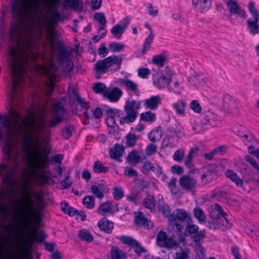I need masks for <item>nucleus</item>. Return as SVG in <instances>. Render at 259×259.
<instances>
[{"label": "nucleus", "instance_id": "nucleus-1", "mask_svg": "<svg viewBox=\"0 0 259 259\" xmlns=\"http://www.w3.org/2000/svg\"><path fill=\"white\" fill-rule=\"evenodd\" d=\"M31 0H11V13L16 21L11 23L9 29V40L13 41L16 38L19 24L25 22L26 18L32 14Z\"/></svg>", "mask_w": 259, "mask_h": 259}, {"label": "nucleus", "instance_id": "nucleus-2", "mask_svg": "<svg viewBox=\"0 0 259 259\" xmlns=\"http://www.w3.org/2000/svg\"><path fill=\"white\" fill-rule=\"evenodd\" d=\"M27 112L29 115L23 119L22 114L17 111H12V116L17 120H21V126L23 130L27 131L30 135L26 137L23 144L24 150L30 154L33 148V134L38 128L35 113L31 109H28Z\"/></svg>", "mask_w": 259, "mask_h": 259}, {"label": "nucleus", "instance_id": "nucleus-3", "mask_svg": "<svg viewBox=\"0 0 259 259\" xmlns=\"http://www.w3.org/2000/svg\"><path fill=\"white\" fill-rule=\"evenodd\" d=\"M8 193L4 189H0V213L3 218L7 217L10 212V208L9 205L6 204L2 199H6V194L8 196L9 200L12 204V212L15 217L20 218L21 215L26 211V208L24 206V199L20 198L16 200L14 203L11 201V198L8 196Z\"/></svg>", "mask_w": 259, "mask_h": 259}, {"label": "nucleus", "instance_id": "nucleus-4", "mask_svg": "<svg viewBox=\"0 0 259 259\" xmlns=\"http://www.w3.org/2000/svg\"><path fill=\"white\" fill-rule=\"evenodd\" d=\"M140 106L141 102L140 101L134 100L126 101L124 107L126 116L120 118V123L121 124H124L125 123L134 122L137 117L138 110L140 109Z\"/></svg>", "mask_w": 259, "mask_h": 259}, {"label": "nucleus", "instance_id": "nucleus-5", "mask_svg": "<svg viewBox=\"0 0 259 259\" xmlns=\"http://www.w3.org/2000/svg\"><path fill=\"white\" fill-rule=\"evenodd\" d=\"M5 165L2 164L0 165V178H2V181L4 185H7V189L9 191L8 196L11 198V201L13 203L15 202V194L18 191L15 189L17 181L12 179L13 175L9 176L6 175L2 177Z\"/></svg>", "mask_w": 259, "mask_h": 259}, {"label": "nucleus", "instance_id": "nucleus-6", "mask_svg": "<svg viewBox=\"0 0 259 259\" xmlns=\"http://www.w3.org/2000/svg\"><path fill=\"white\" fill-rule=\"evenodd\" d=\"M121 63V59H118L116 56H110L104 60L98 61V75L107 72L108 69L114 65H116L114 71L118 70Z\"/></svg>", "mask_w": 259, "mask_h": 259}, {"label": "nucleus", "instance_id": "nucleus-7", "mask_svg": "<svg viewBox=\"0 0 259 259\" xmlns=\"http://www.w3.org/2000/svg\"><path fill=\"white\" fill-rule=\"evenodd\" d=\"M172 76V72L168 68H165L161 72V76H153V83L159 89L164 88L169 85Z\"/></svg>", "mask_w": 259, "mask_h": 259}, {"label": "nucleus", "instance_id": "nucleus-8", "mask_svg": "<svg viewBox=\"0 0 259 259\" xmlns=\"http://www.w3.org/2000/svg\"><path fill=\"white\" fill-rule=\"evenodd\" d=\"M156 243L160 247L171 249L177 246L178 243L172 237H167L166 233L163 231H160L156 237Z\"/></svg>", "mask_w": 259, "mask_h": 259}, {"label": "nucleus", "instance_id": "nucleus-9", "mask_svg": "<svg viewBox=\"0 0 259 259\" xmlns=\"http://www.w3.org/2000/svg\"><path fill=\"white\" fill-rule=\"evenodd\" d=\"M226 3L230 16L234 15L243 19L247 18V15L245 10L236 1L229 0Z\"/></svg>", "mask_w": 259, "mask_h": 259}, {"label": "nucleus", "instance_id": "nucleus-10", "mask_svg": "<svg viewBox=\"0 0 259 259\" xmlns=\"http://www.w3.org/2000/svg\"><path fill=\"white\" fill-rule=\"evenodd\" d=\"M36 156L34 161V165L36 169L43 171L47 169L50 165L49 153L43 154L37 152Z\"/></svg>", "mask_w": 259, "mask_h": 259}, {"label": "nucleus", "instance_id": "nucleus-11", "mask_svg": "<svg viewBox=\"0 0 259 259\" xmlns=\"http://www.w3.org/2000/svg\"><path fill=\"white\" fill-rule=\"evenodd\" d=\"M203 172L201 179L204 184L211 182L217 176L218 171L217 166L214 164H209L202 168Z\"/></svg>", "mask_w": 259, "mask_h": 259}, {"label": "nucleus", "instance_id": "nucleus-12", "mask_svg": "<svg viewBox=\"0 0 259 259\" xmlns=\"http://www.w3.org/2000/svg\"><path fill=\"white\" fill-rule=\"evenodd\" d=\"M120 241L124 244H127L134 248L136 254L139 256L142 253H146V249L135 239L130 236H121L119 238Z\"/></svg>", "mask_w": 259, "mask_h": 259}, {"label": "nucleus", "instance_id": "nucleus-13", "mask_svg": "<svg viewBox=\"0 0 259 259\" xmlns=\"http://www.w3.org/2000/svg\"><path fill=\"white\" fill-rule=\"evenodd\" d=\"M72 104L76 107L75 112L77 115L81 117L82 112L85 111L88 107L87 102L80 97L78 93L75 91H73V95L71 97Z\"/></svg>", "mask_w": 259, "mask_h": 259}, {"label": "nucleus", "instance_id": "nucleus-14", "mask_svg": "<svg viewBox=\"0 0 259 259\" xmlns=\"http://www.w3.org/2000/svg\"><path fill=\"white\" fill-rule=\"evenodd\" d=\"M230 228L231 224L229 223V220L224 216L217 215L215 219H213L211 221H208L207 226L210 229H220L222 226Z\"/></svg>", "mask_w": 259, "mask_h": 259}, {"label": "nucleus", "instance_id": "nucleus-15", "mask_svg": "<svg viewBox=\"0 0 259 259\" xmlns=\"http://www.w3.org/2000/svg\"><path fill=\"white\" fill-rule=\"evenodd\" d=\"M57 51V56L60 63L70 60L73 56L72 52L67 50L63 42L60 41L58 42Z\"/></svg>", "mask_w": 259, "mask_h": 259}, {"label": "nucleus", "instance_id": "nucleus-16", "mask_svg": "<svg viewBox=\"0 0 259 259\" xmlns=\"http://www.w3.org/2000/svg\"><path fill=\"white\" fill-rule=\"evenodd\" d=\"M179 183L182 189L193 192L196 187L197 181L189 176L184 175L180 178Z\"/></svg>", "mask_w": 259, "mask_h": 259}, {"label": "nucleus", "instance_id": "nucleus-17", "mask_svg": "<svg viewBox=\"0 0 259 259\" xmlns=\"http://www.w3.org/2000/svg\"><path fill=\"white\" fill-rule=\"evenodd\" d=\"M167 132L171 137L181 138L185 136L183 127L176 121L167 128Z\"/></svg>", "mask_w": 259, "mask_h": 259}, {"label": "nucleus", "instance_id": "nucleus-18", "mask_svg": "<svg viewBox=\"0 0 259 259\" xmlns=\"http://www.w3.org/2000/svg\"><path fill=\"white\" fill-rule=\"evenodd\" d=\"M240 172L242 175L244 184H249L250 183L255 182L258 181L256 176L259 174L257 172L255 174L247 166L241 168L240 169Z\"/></svg>", "mask_w": 259, "mask_h": 259}, {"label": "nucleus", "instance_id": "nucleus-19", "mask_svg": "<svg viewBox=\"0 0 259 259\" xmlns=\"http://www.w3.org/2000/svg\"><path fill=\"white\" fill-rule=\"evenodd\" d=\"M200 123L202 125H209L212 127H214L217 125L218 121L217 119V116L208 111L204 112L201 115Z\"/></svg>", "mask_w": 259, "mask_h": 259}, {"label": "nucleus", "instance_id": "nucleus-20", "mask_svg": "<svg viewBox=\"0 0 259 259\" xmlns=\"http://www.w3.org/2000/svg\"><path fill=\"white\" fill-rule=\"evenodd\" d=\"M192 3L194 9L200 13L207 11L211 7V0H192Z\"/></svg>", "mask_w": 259, "mask_h": 259}, {"label": "nucleus", "instance_id": "nucleus-21", "mask_svg": "<svg viewBox=\"0 0 259 259\" xmlns=\"http://www.w3.org/2000/svg\"><path fill=\"white\" fill-rule=\"evenodd\" d=\"M120 82L121 85H123L125 88L127 92H132L137 96H140V92L138 89V84L133 81L128 79L123 78L120 80Z\"/></svg>", "mask_w": 259, "mask_h": 259}, {"label": "nucleus", "instance_id": "nucleus-22", "mask_svg": "<svg viewBox=\"0 0 259 259\" xmlns=\"http://www.w3.org/2000/svg\"><path fill=\"white\" fill-rule=\"evenodd\" d=\"M123 95L122 91L118 87H114L109 89L105 98L111 102H118Z\"/></svg>", "mask_w": 259, "mask_h": 259}, {"label": "nucleus", "instance_id": "nucleus-23", "mask_svg": "<svg viewBox=\"0 0 259 259\" xmlns=\"http://www.w3.org/2000/svg\"><path fill=\"white\" fill-rule=\"evenodd\" d=\"M188 217L186 211L183 209H176L170 214L169 221L183 222Z\"/></svg>", "mask_w": 259, "mask_h": 259}, {"label": "nucleus", "instance_id": "nucleus-24", "mask_svg": "<svg viewBox=\"0 0 259 259\" xmlns=\"http://www.w3.org/2000/svg\"><path fill=\"white\" fill-rule=\"evenodd\" d=\"M125 21L124 24L121 26L119 24H116L111 29V33L118 39L120 38L122 34H123L124 29L126 28L128 24L130 23V20L127 18H125L124 19Z\"/></svg>", "mask_w": 259, "mask_h": 259}, {"label": "nucleus", "instance_id": "nucleus-25", "mask_svg": "<svg viewBox=\"0 0 259 259\" xmlns=\"http://www.w3.org/2000/svg\"><path fill=\"white\" fill-rule=\"evenodd\" d=\"M106 23L107 20L105 14L103 12H98V24L100 25L98 28V33H99L101 30L104 31L98 37V41H99L100 39L104 38L107 33V30L105 29Z\"/></svg>", "mask_w": 259, "mask_h": 259}, {"label": "nucleus", "instance_id": "nucleus-26", "mask_svg": "<svg viewBox=\"0 0 259 259\" xmlns=\"http://www.w3.org/2000/svg\"><path fill=\"white\" fill-rule=\"evenodd\" d=\"M226 176L229 178L237 187L243 188L244 182L243 178H240L237 174L232 170H227Z\"/></svg>", "mask_w": 259, "mask_h": 259}, {"label": "nucleus", "instance_id": "nucleus-27", "mask_svg": "<svg viewBox=\"0 0 259 259\" xmlns=\"http://www.w3.org/2000/svg\"><path fill=\"white\" fill-rule=\"evenodd\" d=\"M161 103V98L159 96H152L144 101V105L146 108L153 110L156 109Z\"/></svg>", "mask_w": 259, "mask_h": 259}, {"label": "nucleus", "instance_id": "nucleus-28", "mask_svg": "<svg viewBox=\"0 0 259 259\" xmlns=\"http://www.w3.org/2000/svg\"><path fill=\"white\" fill-rule=\"evenodd\" d=\"M52 111L54 116L64 118L66 112L64 105L59 102L54 103L52 106Z\"/></svg>", "mask_w": 259, "mask_h": 259}, {"label": "nucleus", "instance_id": "nucleus-29", "mask_svg": "<svg viewBox=\"0 0 259 259\" xmlns=\"http://www.w3.org/2000/svg\"><path fill=\"white\" fill-rule=\"evenodd\" d=\"M145 27L150 30V33L145 40L142 50V54H144L146 52L147 50L150 49V45L153 41L154 37L152 29L148 23H146L145 24Z\"/></svg>", "mask_w": 259, "mask_h": 259}, {"label": "nucleus", "instance_id": "nucleus-30", "mask_svg": "<svg viewBox=\"0 0 259 259\" xmlns=\"http://www.w3.org/2000/svg\"><path fill=\"white\" fill-rule=\"evenodd\" d=\"M199 151V149L197 147H193L190 149L189 153L186 156L185 161V164L189 168H193V164L192 159L193 157L197 155V152Z\"/></svg>", "mask_w": 259, "mask_h": 259}, {"label": "nucleus", "instance_id": "nucleus-31", "mask_svg": "<svg viewBox=\"0 0 259 259\" xmlns=\"http://www.w3.org/2000/svg\"><path fill=\"white\" fill-rule=\"evenodd\" d=\"M98 227L106 233H109L113 228V223L107 219L103 218L98 222Z\"/></svg>", "mask_w": 259, "mask_h": 259}, {"label": "nucleus", "instance_id": "nucleus-32", "mask_svg": "<svg viewBox=\"0 0 259 259\" xmlns=\"http://www.w3.org/2000/svg\"><path fill=\"white\" fill-rule=\"evenodd\" d=\"M124 147L120 144H116L113 148L109 151V154L112 158L117 159L120 157L124 152Z\"/></svg>", "mask_w": 259, "mask_h": 259}, {"label": "nucleus", "instance_id": "nucleus-33", "mask_svg": "<svg viewBox=\"0 0 259 259\" xmlns=\"http://www.w3.org/2000/svg\"><path fill=\"white\" fill-rule=\"evenodd\" d=\"M144 158H142L139 152L136 150L130 152L127 157V160L132 164H136L141 162Z\"/></svg>", "mask_w": 259, "mask_h": 259}, {"label": "nucleus", "instance_id": "nucleus-34", "mask_svg": "<svg viewBox=\"0 0 259 259\" xmlns=\"http://www.w3.org/2000/svg\"><path fill=\"white\" fill-rule=\"evenodd\" d=\"M135 222L137 225L143 226L150 229L153 227V224L148 221L142 213H140L138 215L135 217Z\"/></svg>", "mask_w": 259, "mask_h": 259}, {"label": "nucleus", "instance_id": "nucleus-35", "mask_svg": "<svg viewBox=\"0 0 259 259\" xmlns=\"http://www.w3.org/2000/svg\"><path fill=\"white\" fill-rule=\"evenodd\" d=\"M78 236L79 239L83 241L88 243L93 242L94 240V236L91 234L89 231L87 229H80L78 231Z\"/></svg>", "mask_w": 259, "mask_h": 259}, {"label": "nucleus", "instance_id": "nucleus-36", "mask_svg": "<svg viewBox=\"0 0 259 259\" xmlns=\"http://www.w3.org/2000/svg\"><path fill=\"white\" fill-rule=\"evenodd\" d=\"M112 204L109 201H106L102 203L98 209V212L100 214H102L103 215H107V214H112Z\"/></svg>", "mask_w": 259, "mask_h": 259}, {"label": "nucleus", "instance_id": "nucleus-37", "mask_svg": "<svg viewBox=\"0 0 259 259\" xmlns=\"http://www.w3.org/2000/svg\"><path fill=\"white\" fill-rule=\"evenodd\" d=\"M61 206L62 211L71 217L74 216L77 212V210L74 207H71L65 201L61 203Z\"/></svg>", "mask_w": 259, "mask_h": 259}, {"label": "nucleus", "instance_id": "nucleus-38", "mask_svg": "<svg viewBox=\"0 0 259 259\" xmlns=\"http://www.w3.org/2000/svg\"><path fill=\"white\" fill-rule=\"evenodd\" d=\"M257 22L258 21H251L250 19L246 21L249 31L253 34L259 33V23Z\"/></svg>", "mask_w": 259, "mask_h": 259}, {"label": "nucleus", "instance_id": "nucleus-39", "mask_svg": "<svg viewBox=\"0 0 259 259\" xmlns=\"http://www.w3.org/2000/svg\"><path fill=\"white\" fill-rule=\"evenodd\" d=\"M172 106L178 114L180 115L184 114L186 103L184 100L178 101L177 102L174 103Z\"/></svg>", "mask_w": 259, "mask_h": 259}, {"label": "nucleus", "instance_id": "nucleus-40", "mask_svg": "<svg viewBox=\"0 0 259 259\" xmlns=\"http://www.w3.org/2000/svg\"><path fill=\"white\" fill-rule=\"evenodd\" d=\"M144 205L151 211L155 210V201L154 197L152 195H148L144 201Z\"/></svg>", "mask_w": 259, "mask_h": 259}, {"label": "nucleus", "instance_id": "nucleus-41", "mask_svg": "<svg viewBox=\"0 0 259 259\" xmlns=\"http://www.w3.org/2000/svg\"><path fill=\"white\" fill-rule=\"evenodd\" d=\"M190 251L187 248L181 247L180 249L175 253L174 259H189Z\"/></svg>", "mask_w": 259, "mask_h": 259}, {"label": "nucleus", "instance_id": "nucleus-42", "mask_svg": "<svg viewBox=\"0 0 259 259\" xmlns=\"http://www.w3.org/2000/svg\"><path fill=\"white\" fill-rule=\"evenodd\" d=\"M81 117H83L85 119L97 118V108L95 110H93L88 107L85 111L82 112Z\"/></svg>", "mask_w": 259, "mask_h": 259}, {"label": "nucleus", "instance_id": "nucleus-43", "mask_svg": "<svg viewBox=\"0 0 259 259\" xmlns=\"http://www.w3.org/2000/svg\"><path fill=\"white\" fill-rule=\"evenodd\" d=\"M125 256L124 253L117 246H113L111 250V259H121Z\"/></svg>", "mask_w": 259, "mask_h": 259}, {"label": "nucleus", "instance_id": "nucleus-44", "mask_svg": "<svg viewBox=\"0 0 259 259\" xmlns=\"http://www.w3.org/2000/svg\"><path fill=\"white\" fill-rule=\"evenodd\" d=\"M109 191V189L106 185V182L104 180H101L98 184V198H103L104 194L108 193Z\"/></svg>", "mask_w": 259, "mask_h": 259}, {"label": "nucleus", "instance_id": "nucleus-45", "mask_svg": "<svg viewBox=\"0 0 259 259\" xmlns=\"http://www.w3.org/2000/svg\"><path fill=\"white\" fill-rule=\"evenodd\" d=\"M193 211L194 217L197 219L199 223H203L205 222L206 216L204 211L200 207H195L194 208Z\"/></svg>", "mask_w": 259, "mask_h": 259}, {"label": "nucleus", "instance_id": "nucleus-46", "mask_svg": "<svg viewBox=\"0 0 259 259\" xmlns=\"http://www.w3.org/2000/svg\"><path fill=\"white\" fill-rule=\"evenodd\" d=\"M138 139L136 135L130 133L125 137V145L127 147H133L136 144Z\"/></svg>", "mask_w": 259, "mask_h": 259}, {"label": "nucleus", "instance_id": "nucleus-47", "mask_svg": "<svg viewBox=\"0 0 259 259\" xmlns=\"http://www.w3.org/2000/svg\"><path fill=\"white\" fill-rule=\"evenodd\" d=\"M205 237V231L201 230L195 233V235L193 236L192 239L195 243V246L201 245V240Z\"/></svg>", "mask_w": 259, "mask_h": 259}, {"label": "nucleus", "instance_id": "nucleus-48", "mask_svg": "<svg viewBox=\"0 0 259 259\" xmlns=\"http://www.w3.org/2000/svg\"><path fill=\"white\" fill-rule=\"evenodd\" d=\"M241 138H243V142L246 144H249L255 141L253 136L248 131H246L238 134Z\"/></svg>", "mask_w": 259, "mask_h": 259}, {"label": "nucleus", "instance_id": "nucleus-49", "mask_svg": "<svg viewBox=\"0 0 259 259\" xmlns=\"http://www.w3.org/2000/svg\"><path fill=\"white\" fill-rule=\"evenodd\" d=\"M140 119L145 122H153L155 120V114L147 111L140 114Z\"/></svg>", "mask_w": 259, "mask_h": 259}, {"label": "nucleus", "instance_id": "nucleus-50", "mask_svg": "<svg viewBox=\"0 0 259 259\" xmlns=\"http://www.w3.org/2000/svg\"><path fill=\"white\" fill-rule=\"evenodd\" d=\"M73 129L74 127L72 125L65 126L61 130V135L65 139H68L72 136Z\"/></svg>", "mask_w": 259, "mask_h": 259}, {"label": "nucleus", "instance_id": "nucleus-51", "mask_svg": "<svg viewBox=\"0 0 259 259\" xmlns=\"http://www.w3.org/2000/svg\"><path fill=\"white\" fill-rule=\"evenodd\" d=\"M82 203L87 208H92L95 205V198L92 195H88L84 197Z\"/></svg>", "mask_w": 259, "mask_h": 259}, {"label": "nucleus", "instance_id": "nucleus-52", "mask_svg": "<svg viewBox=\"0 0 259 259\" xmlns=\"http://www.w3.org/2000/svg\"><path fill=\"white\" fill-rule=\"evenodd\" d=\"M166 58L162 55L154 56L152 58V62L158 66L162 67L164 65V62Z\"/></svg>", "mask_w": 259, "mask_h": 259}, {"label": "nucleus", "instance_id": "nucleus-53", "mask_svg": "<svg viewBox=\"0 0 259 259\" xmlns=\"http://www.w3.org/2000/svg\"><path fill=\"white\" fill-rule=\"evenodd\" d=\"M185 155V150L183 149H179L176 150L174 155L173 159L177 161L181 162Z\"/></svg>", "mask_w": 259, "mask_h": 259}, {"label": "nucleus", "instance_id": "nucleus-54", "mask_svg": "<svg viewBox=\"0 0 259 259\" xmlns=\"http://www.w3.org/2000/svg\"><path fill=\"white\" fill-rule=\"evenodd\" d=\"M160 137L161 134L157 130H152L148 134V138L150 141L153 142H155L156 141L159 140V139L160 138Z\"/></svg>", "mask_w": 259, "mask_h": 259}, {"label": "nucleus", "instance_id": "nucleus-55", "mask_svg": "<svg viewBox=\"0 0 259 259\" xmlns=\"http://www.w3.org/2000/svg\"><path fill=\"white\" fill-rule=\"evenodd\" d=\"M244 159L250 164V165L256 170L257 173L259 172V165L254 159V158L249 155H245Z\"/></svg>", "mask_w": 259, "mask_h": 259}, {"label": "nucleus", "instance_id": "nucleus-56", "mask_svg": "<svg viewBox=\"0 0 259 259\" xmlns=\"http://www.w3.org/2000/svg\"><path fill=\"white\" fill-rule=\"evenodd\" d=\"M64 118L54 116L53 118L51 119L48 123V126L52 128L55 127L57 124L64 121Z\"/></svg>", "mask_w": 259, "mask_h": 259}, {"label": "nucleus", "instance_id": "nucleus-57", "mask_svg": "<svg viewBox=\"0 0 259 259\" xmlns=\"http://www.w3.org/2000/svg\"><path fill=\"white\" fill-rule=\"evenodd\" d=\"M113 198L115 200H119L124 196V193L120 188L114 187L113 191Z\"/></svg>", "mask_w": 259, "mask_h": 259}, {"label": "nucleus", "instance_id": "nucleus-58", "mask_svg": "<svg viewBox=\"0 0 259 259\" xmlns=\"http://www.w3.org/2000/svg\"><path fill=\"white\" fill-rule=\"evenodd\" d=\"M154 168V164L149 161H145L142 166V171L144 174H147Z\"/></svg>", "mask_w": 259, "mask_h": 259}, {"label": "nucleus", "instance_id": "nucleus-59", "mask_svg": "<svg viewBox=\"0 0 259 259\" xmlns=\"http://www.w3.org/2000/svg\"><path fill=\"white\" fill-rule=\"evenodd\" d=\"M198 227L196 225H189L186 229V234L187 235H191L198 232Z\"/></svg>", "mask_w": 259, "mask_h": 259}, {"label": "nucleus", "instance_id": "nucleus-60", "mask_svg": "<svg viewBox=\"0 0 259 259\" xmlns=\"http://www.w3.org/2000/svg\"><path fill=\"white\" fill-rule=\"evenodd\" d=\"M190 108L196 113H200L201 107L197 100H193L190 104Z\"/></svg>", "mask_w": 259, "mask_h": 259}, {"label": "nucleus", "instance_id": "nucleus-61", "mask_svg": "<svg viewBox=\"0 0 259 259\" xmlns=\"http://www.w3.org/2000/svg\"><path fill=\"white\" fill-rule=\"evenodd\" d=\"M35 241L37 243H42L46 239L47 236L42 231L36 232L35 233Z\"/></svg>", "mask_w": 259, "mask_h": 259}, {"label": "nucleus", "instance_id": "nucleus-62", "mask_svg": "<svg viewBox=\"0 0 259 259\" xmlns=\"http://www.w3.org/2000/svg\"><path fill=\"white\" fill-rule=\"evenodd\" d=\"M106 123L108 126L111 127L110 130H109V133L110 134L114 133L115 130L116 123L115 121V118H107Z\"/></svg>", "mask_w": 259, "mask_h": 259}, {"label": "nucleus", "instance_id": "nucleus-63", "mask_svg": "<svg viewBox=\"0 0 259 259\" xmlns=\"http://www.w3.org/2000/svg\"><path fill=\"white\" fill-rule=\"evenodd\" d=\"M197 259H204V248L201 245L195 246Z\"/></svg>", "mask_w": 259, "mask_h": 259}, {"label": "nucleus", "instance_id": "nucleus-64", "mask_svg": "<svg viewBox=\"0 0 259 259\" xmlns=\"http://www.w3.org/2000/svg\"><path fill=\"white\" fill-rule=\"evenodd\" d=\"M109 89L107 88L104 83L98 82V94L105 97Z\"/></svg>", "mask_w": 259, "mask_h": 259}]
</instances>
